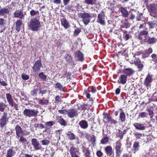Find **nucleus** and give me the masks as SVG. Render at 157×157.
Listing matches in <instances>:
<instances>
[{
    "label": "nucleus",
    "mask_w": 157,
    "mask_h": 157,
    "mask_svg": "<svg viewBox=\"0 0 157 157\" xmlns=\"http://www.w3.org/2000/svg\"><path fill=\"white\" fill-rule=\"evenodd\" d=\"M40 25V23L39 20L36 17L31 18L28 24V26L30 30L35 31L38 30Z\"/></svg>",
    "instance_id": "f257e3e1"
},
{
    "label": "nucleus",
    "mask_w": 157,
    "mask_h": 157,
    "mask_svg": "<svg viewBox=\"0 0 157 157\" xmlns=\"http://www.w3.org/2000/svg\"><path fill=\"white\" fill-rule=\"evenodd\" d=\"M38 113L37 109H25L23 111V114L25 117H34L37 116Z\"/></svg>",
    "instance_id": "f03ea898"
},
{
    "label": "nucleus",
    "mask_w": 157,
    "mask_h": 157,
    "mask_svg": "<svg viewBox=\"0 0 157 157\" xmlns=\"http://www.w3.org/2000/svg\"><path fill=\"white\" fill-rule=\"evenodd\" d=\"M148 10L150 15L153 17L157 18V5L156 4H151L148 6Z\"/></svg>",
    "instance_id": "7ed1b4c3"
},
{
    "label": "nucleus",
    "mask_w": 157,
    "mask_h": 157,
    "mask_svg": "<svg viewBox=\"0 0 157 157\" xmlns=\"http://www.w3.org/2000/svg\"><path fill=\"white\" fill-rule=\"evenodd\" d=\"M80 16L82 18V21L83 23L86 25L89 23L90 21V19L92 18L91 14L86 12L80 13L79 17Z\"/></svg>",
    "instance_id": "20e7f679"
},
{
    "label": "nucleus",
    "mask_w": 157,
    "mask_h": 157,
    "mask_svg": "<svg viewBox=\"0 0 157 157\" xmlns=\"http://www.w3.org/2000/svg\"><path fill=\"white\" fill-rule=\"evenodd\" d=\"M7 113L4 112L0 119V127L1 128L4 127L8 121V118L7 117Z\"/></svg>",
    "instance_id": "39448f33"
},
{
    "label": "nucleus",
    "mask_w": 157,
    "mask_h": 157,
    "mask_svg": "<svg viewBox=\"0 0 157 157\" xmlns=\"http://www.w3.org/2000/svg\"><path fill=\"white\" fill-rule=\"evenodd\" d=\"M97 21L101 25H105V16L103 11H101L98 14Z\"/></svg>",
    "instance_id": "423d86ee"
},
{
    "label": "nucleus",
    "mask_w": 157,
    "mask_h": 157,
    "mask_svg": "<svg viewBox=\"0 0 157 157\" xmlns=\"http://www.w3.org/2000/svg\"><path fill=\"white\" fill-rule=\"evenodd\" d=\"M121 146L122 144L121 142L119 141H117L115 143V152L116 156L117 157H120L121 152Z\"/></svg>",
    "instance_id": "0eeeda50"
},
{
    "label": "nucleus",
    "mask_w": 157,
    "mask_h": 157,
    "mask_svg": "<svg viewBox=\"0 0 157 157\" xmlns=\"http://www.w3.org/2000/svg\"><path fill=\"white\" fill-rule=\"evenodd\" d=\"M31 144L33 145L34 149L36 150H39L42 148L39 141L36 138H33L32 139Z\"/></svg>",
    "instance_id": "6e6552de"
},
{
    "label": "nucleus",
    "mask_w": 157,
    "mask_h": 157,
    "mask_svg": "<svg viewBox=\"0 0 157 157\" xmlns=\"http://www.w3.org/2000/svg\"><path fill=\"white\" fill-rule=\"evenodd\" d=\"M148 33L147 28L145 29V30H141L139 33L137 38L140 40H145Z\"/></svg>",
    "instance_id": "1a4fd4ad"
},
{
    "label": "nucleus",
    "mask_w": 157,
    "mask_h": 157,
    "mask_svg": "<svg viewBox=\"0 0 157 157\" xmlns=\"http://www.w3.org/2000/svg\"><path fill=\"white\" fill-rule=\"evenodd\" d=\"M70 151L71 157H79L80 153L76 148L72 146L71 148Z\"/></svg>",
    "instance_id": "9d476101"
},
{
    "label": "nucleus",
    "mask_w": 157,
    "mask_h": 157,
    "mask_svg": "<svg viewBox=\"0 0 157 157\" xmlns=\"http://www.w3.org/2000/svg\"><path fill=\"white\" fill-rule=\"evenodd\" d=\"M42 67V65L41 61L40 60L36 61L33 67V71L35 72H39L40 70V68Z\"/></svg>",
    "instance_id": "9b49d317"
},
{
    "label": "nucleus",
    "mask_w": 157,
    "mask_h": 157,
    "mask_svg": "<svg viewBox=\"0 0 157 157\" xmlns=\"http://www.w3.org/2000/svg\"><path fill=\"white\" fill-rule=\"evenodd\" d=\"M68 116L71 118H73L77 117L78 115L77 110L74 109H72L68 110Z\"/></svg>",
    "instance_id": "f8f14e48"
},
{
    "label": "nucleus",
    "mask_w": 157,
    "mask_h": 157,
    "mask_svg": "<svg viewBox=\"0 0 157 157\" xmlns=\"http://www.w3.org/2000/svg\"><path fill=\"white\" fill-rule=\"evenodd\" d=\"M75 57L76 60L81 62H82L84 61V55L80 51H77L75 52Z\"/></svg>",
    "instance_id": "ddd939ff"
},
{
    "label": "nucleus",
    "mask_w": 157,
    "mask_h": 157,
    "mask_svg": "<svg viewBox=\"0 0 157 157\" xmlns=\"http://www.w3.org/2000/svg\"><path fill=\"white\" fill-rule=\"evenodd\" d=\"M16 137L21 136H24V132L23 129L19 125H17L15 127Z\"/></svg>",
    "instance_id": "4468645a"
},
{
    "label": "nucleus",
    "mask_w": 157,
    "mask_h": 157,
    "mask_svg": "<svg viewBox=\"0 0 157 157\" xmlns=\"http://www.w3.org/2000/svg\"><path fill=\"white\" fill-rule=\"evenodd\" d=\"M127 78V76L125 75H121L119 78L117 82L118 83H121L123 85L124 84L126 83Z\"/></svg>",
    "instance_id": "2eb2a0df"
},
{
    "label": "nucleus",
    "mask_w": 157,
    "mask_h": 157,
    "mask_svg": "<svg viewBox=\"0 0 157 157\" xmlns=\"http://www.w3.org/2000/svg\"><path fill=\"white\" fill-rule=\"evenodd\" d=\"M25 14V13L24 14L21 10H18L14 13L13 15L14 17L19 18L20 19H24Z\"/></svg>",
    "instance_id": "dca6fc26"
},
{
    "label": "nucleus",
    "mask_w": 157,
    "mask_h": 157,
    "mask_svg": "<svg viewBox=\"0 0 157 157\" xmlns=\"http://www.w3.org/2000/svg\"><path fill=\"white\" fill-rule=\"evenodd\" d=\"M105 151L107 155L112 157L114 156V152L111 146H107L105 148Z\"/></svg>",
    "instance_id": "f3484780"
},
{
    "label": "nucleus",
    "mask_w": 157,
    "mask_h": 157,
    "mask_svg": "<svg viewBox=\"0 0 157 157\" xmlns=\"http://www.w3.org/2000/svg\"><path fill=\"white\" fill-rule=\"evenodd\" d=\"M133 125L136 129L140 130H144L146 128V126L143 124L135 123L133 124Z\"/></svg>",
    "instance_id": "a211bd4d"
},
{
    "label": "nucleus",
    "mask_w": 157,
    "mask_h": 157,
    "mask_svg": "<svg viewBox=\"0 0 157 157\" xmlns=\"http://www.w3.org/2000/svg\"><path fill=\"white\" fill-rule=\"evenodd\" d=\"M123 72L127 76L132 75L134 71L131 68H127L124 69L123 71Z\"/></svg>",
    "instance_id": "6ab92c4d"
},
{
    "label": "nucleus",
    "mask_w": 157,
    "mask_h": 157,
    "mask_svg": "<svg viewBox=\"0 0 157 157\" xmlns=\"http://www.w3.org/2000/svg\"><path fill=\"white\" fill-rule=\"evenodd\" d=\"M61 25L66 29L68 28L70 26L69 22L65 18H62L61 20Z\"/></svg>",
    "instance_id": "aec40b11"
},
{
    "label": "nucleus",
    "mask_w": 157,
    "mask_h": 157,
    "mask_svg": "<svg viewBox=\"0 0 157 157\" xmlns=\"http://www.w3.org/2000/svg\"><path fill=\"white\" fill-rule=\"evenodd\" d=\"M152 81L151 76L150 75H148L144 80V84L146 87L149 85L150 83Z\"/></svg>",
    "instance_id": "412c9836"
},
{
    "label": "nucleus",
    "mask_w": 157,
    "mask_h": 157,
    "mask_svg": "<svg viewBox=\"0 0 157 157\" xmlns=\"http://www.w3.org/2000/svg\"><path fill=\"white\" fill-rule=\"evenodd\" d=\"M82 150L85 157H91L90 155V151L89 150L88 148L85 147L84 146H82Z\"/></svg>",
    "instance_id": "4be33fe9"
},
{
    "label": "nucleus",
    "mask_w": 157,
    "mask_h": 157,
    "mask_svg": "<svg viewBox=\"0 0 157 157\" xmlns=\"http://www.w3.org/2000/svg\"><path fill=\"white\" fill-rule=\"evenodd\" d=\"M9 12L10 10L9 8H1L0 10V16H6V14L9 13Z\"/></svg>",
    "instance_id": "5701e85b"
},
{
    "label": "nucleus",
    "mask_w": 157,
    "mask_h": 157,
    "mask_svg": "<svg viewBox=\"0 0 157 157\" xmlns=\"http://www.w3.org/2000/svg\"><path fill=\"white\" fill-rule=\"evenodd\" d=\"M79 125L80 127L84 129L87 128L88 127V124L85 120H82L79 123Z\"/></svg>",
    "instance_id": "b1692460"
},
{
    "label": "nucleus",
    "mask_w": 157,
    "mask_h": 157,
    "mask_svg": "<svg viewBox=\"0 0 157 157\" xmlns=\"http://www.w3.org/2000/svg\"><path fill=\"white\" fill-rule=\"evenodd\" d=\"M153 50L152 48H149L144 51V53L142 55L143 58H144L148 57L149 55L152 52Z\"/></svg>",
    "instance_id": "393cba45"
},
{
    "label": "nucleus",
    "mask_w": 157,
    "mask_h": 157,
    "mask_svg": "<svg viewBox=\"0 0 157 157\" xmlns=\"http://www.w3.org/2000/svg\"><path fill=\"white\" fill-rule=\"evenodd\" d=\"M6 98L7 100V101L9 103V105L13 107V103L14 101L12 98V96L10 94H6Z\"/></svg>",
    "instance_id": "a878e982"
},
{
    "label": "nucleus",
    "mask_w": 157,
    "mask_h": 157,
    "mask_svg": "<svg viewBox=\"0 0 157 157\" xmlns=\"http://www.w3.org/2000/svg\"><path fill=\"white\" fill-rule=\"evenodd\" d=\"M15 153L16 152L13 148H10L7 150L6 157H12L15 155Z\"/></svg>",
    "instance_id": "bb28decb"
},
{
    "label": "nucleus",
    "mask_w": 157,
    "mask_h": 157,
    "mask_svg": "<svg viewBox=\"0 0 157 157\" xmlns=\"http://www.w3.org/2000/svg\"><path fill=\"white\" fill-rule=\"evenodd\" d=\"M133 149L132 150L134 153H135L136 151H138L139 149L140 143L139 141H136L134 142L133 145Z\"/></svg>",
    "instance_id": "cd10ccee"
},
{
    "label": "nucleus",
    "mask_w": 157,
    "mask_h": 157,
    "mask_svg": "<svg viewBox=\"0 0 157 157\" xmlns=\"http://www.w3.org/2000/svg\"><path fill=\"white\" fill-rule=\"evenodd\" d=\"M58 122L61 125L65 126L67 125V122L61 117H58L57 119Z\"/></svg>",
    "instance_id": "c85d7f7f"
},
{
    "label": "nucleus",
    "mask_w": 157,
    "mask_h": 157,
    "mask_svg": "<svg viewBox=\"0 0 157 157\" xmlns=\"http://www.w3.org/2000/svg\"><path fill=\"white\" fill-rule=\"evenodd\" d=\"M22 24V21L20 19L17 20L16 22V29L18 32L20 30L21 26Z\"/></svg>",
    "instance_id": "c756f323"
},
{
    "label": "nucleus",
    "mask_w": 157,
    "mask_h": 157,
    "mask_svg": "<svg viewBox=\"0 0 157 157\" xmlns=\"http://www.w3.org/2000/svg\"><path fill=\"white\" fill-rule=\"evenodd\" d=\"M120 10L123 17L124 18H126L128 17V12L125 8L122 7L121 8Z\"/></svg>",
    "instance_id": "7c9ffc66"
},
{
    "label": "nucleus",
    "mask_w": 157,
    "mask_h": 157,
    "mask_svg": "<svg viewBox=\"0 0 157 157\" xmlns=\"http://www.w3.org/2000/svg\"><path fill=\"white\" fill-rule=\"evenodd\" d=\"M103 115L104 117L103 118L104 120H105L107 122L109 123L112 118L111 117L109 113H104Z\"/></svg>",
    "instance_id": "2f4dec72"
},
{
    "label": "nucleus",
    "mask_w": 157,
    "mask_h": 157,
    "mask_svg": "<svg viewBox=\"0 0 157 157\" xmlns=\"http://www.w3.org/2000/svg\"><path fill=\"white\" fill-rule=\"evenodd\" d=\"M147 110L149 113V115L150 116V117L151 118L153 117L152 115L154 114V109L153 107L151 106H147Z\"/></svg>",
    "instance_id": "473e14b6"
},
{
    "label": "nucleus",
    "mask_w": 157,
    "mask_h": 157,
    "mask_svg": "<svg viewBox=\"0 0 157 157\" xmlns=\"http://www.w3.org/2000/svg\"><path fill=\"white\" fill-rule=\"evenodd\" d=\"M125 119L126 117L125 113L123 112H121L119 116V120L121 122H123L125 121Z\"/></svg>",
    "instance_id": "72a5a7b5"
},
{
    "label": "nucleus",
    "mask_w": 157,
    "mask_h": 157,
    "mask_svg": "<svg viewBox=\"0 0 157 157\" xmlns=\"http://www.w3.org/2000/svg\"><path fill=\"white\" fill-rule=\"evenodd\" d=\"M85 2L88 5H95L97 4V0H85Z\"/></svg>",
    "instance_id": "f704fd0d"
},
{
    "label": "nucleus",
    "mask_w": 157,
    "mask_h": 157,
    "mask_svg": "<svg viewBox=\"0 0 157 157\" xmlns=\"http://www.w3.org/2000/svg\"><path fill=\"white\" fill-rule=\"evenodd\" d=\"M67 135L68 138L70 140H75V135L73 133L71 132H68Z\"/></svg>",
    "instance_id": "c9c22d12"
},
{
    "label": "nucleus",
    "mask_w": 157,
    "mask_h": 157,
    "mask_svg": "<svg viewBox=\"0 0 157 157\" xmlns=\"http://www.w3.org/2000/svg\"><path fill=\"white\" fill-rule=\"evenodd\" d=\"M24 136H21L17 137V139H19V142L22 144L25 143L27 141L26 139L23 137Z\"/></svg>",
    "instance_id": "e433bc0d"
},
{
    "label": "nucleus",
    "mask_w": 157,
    "mask_h": 157,
    "mask_svg": "<svg viewBox=\"0 0 157 157\" xmlns=\"http://www.w3.org/2000/svg\"><path fill=\"white\" fill-rule=\"evenodd\" d=\"M38 88L37 87H34L31 91V95L33 96L36 95L38 91Z\"/></svg>",
    "instance_id": "4c0bfd02"
},
{
    "label": "nucleus",
    "mask_w": 157,
    "mask_h": 157,
    "mask_svg": "<svg viewBox=\"0 0 157 157\" xmlns=\"http://www.w3.org/2000/svg\"><path fill=\"white\" fill-rule=\"evenodd\" d=\"M157 40V39L154 37H150L148 40L147 42L149 44H153L155 43Z\"/></svg>",
    "instance_id": "58836bf2"
},
{
    "label": "nucleus",
    "mask_w": 157,
    "mask_h": 157,
    "mask_svg": "<svg viewBox=\"0 0 157 157\" xmlns=\"http://www.w3.org/2000/svg\"><path fill=\"white\" fill-rule=\"evenodd\" d=\"M48 100H45L44 98L38 101V103L42 105H47L48 104Z\"/></svg>",
    "instance_id": "ea45409f"
},
{
    "label": "nucleus",
    "mask_w": 157,
    "mask_h": 157,
    "mask_svg": "<svg viewBox=\"0 0 157 157\" xmlns=\"http://www.w3.org/2000/svg\"><path fill=\"white\" fill-rule=\"evenodd\" d=\"M89 108L88 105L86 104H82L78 107L79 109L85 110Z\"/></svg>",
    "instance_id": "a19ab883"
},
{
    "label": "nucleus",
    "mask_w": 157,
    "mask_h": 157,
    "mask_svg": "<svg viewBox=\"0 0 157 157\" xmlns=\"http://www.w3.org/2000/svg\"><path fill=\"white\" fill-rule=\"evenodd\" d=\"M6 107V105L2 102H0V111L3 112L5 108Z\"/></svg>",
    "instance_id": "79ce46f5"
},
{
    "label": "nucleus",
    "mask_w": 157,
    "mask_h": 157,
    "mask_svg": "<svg viewBox=\"0 0 157 157\" xmlns=\"http://www.w3.org/2000/svg\"><path fill=\"white\" fill-rule=\"evenodd\" d=\"M65 58L66 59V60L67 62L68 63L71 62L72 61V57L67 54H66L65 55Z\"/></svg>",
    "instance_id": "37998d69"
},
{
    "label": "nucleus",
    "mask_w": 157,
    "mask_h": 157,
    "mask_svg": "<svg viewBox=\"0 0 157 157\" xmlns=\"http://www.w3.org/2000/svg\"><path fill=\"white\" fill-rule=\"evenodd\" d=\"M90 141L91 143L93 145H94V144H95V142L96 140V137L94 135H92V136H90Z\"/></svg>",
    "instance_id": "c03bdc74"
},
{
    "label": "nucleus",
    "mask_w": 157,
    "mask_h": 157,
    "mask_svg": "<svg viewBox=\"0 0 157 157\" xmlns=\"http://www.w3.org/2000/svg\"><path fill=\"white\" fill-rule=\"evenodd\" d=\"M109 140V138L107 137H103L101 140V143L102 144H105Z\"/></svg>",
    "instance_id": "a18cd8bd"
},
{
    "label": "nucleus",
    "mask_w": 157,
    "mask_h": 157,
    "mask_svg": "<svg viewBox=\"0 0 157 157\" xmlns=\"http://www.w3.org/2000/svg\"><path fill=\"white\" fill-rule=\"evenodd\" d=\"M147 115L148 114L146 112H143L139 113L138 117L140 118H144L146 117Z\"/></svg>",
    "instance_id": "49530a36"
},
{
    "label": "nucleus",
    "mask_w": 157,
    "mask_h": 157,
    "mask_svg": "<svg viewBox=\"0 0 157 157\" xmlns=\"http://www.w3.org/2000/svg\"><path fill=\"white\" fill-rule=\"evenodd\" d=\"M56 88L60 90H63V85L57 82L56 84Z\"/></svg>",
    "instance_id": "de8ad7c7"
},
{
    "label": "nucleus",
    "mask_w": 157,
    "mask_h": 157,
    "mask_svg": "<svg viewBox=\"0 0 157 157\" xmlns=\"http://www.w3.org/2000/svg\"><path fill=\"white\" fill-rule=\"evenodd\" d=\"M81 29L79 28H77L75 30L74 32V36H77L81 32Z\"/></svg>",
    "instance_id": "09e8293b"
},
{
    "label": "nucleus",
    "mask_w": 157,
    "mask_h": 157,
    "mask_svg": "<svg viewBox=\"0 0 157 157\" xmlns=\"http://www.w3.org/2000/svg\"><path fill=\"white\" fill-rule=\"evenodd\" d=\"M40 142L43 145H48L50 143V141L47 139H44L40 141Z\"/></svg>",
    "instance_id": "8fccbe9b"
},
{
    "label": "nucleus",
    "mask_w": 157,
    "mask_h": 157,
    "mask_svg": "<svg viewBox=\"0 0 157 157\" xmlns=\"http://www.w3.org/2000/svg\"><path fill=\"white\" fill-rule=\"evenodd\" d=\"M131 37V36L129 35V33L128 34H123V38L126 41L127 40Z\"/></svg>",
    "instance_id": "3c124183"
},
{
    "label": "nucleus",
    "mask_w": 157,
    "mask_h": 157,
    "mask_svg": "<svg viewBox=\"0 0 157 157\" xmlns=\"http://www.w3.org/2000/svg\"><path fill=\"white\" fill-rule=\"evenodd\" d=\"M143 17L142 14L140 13L137 11V16L136 17V19L138 21H140L142 18Z\"/></svg>",
    "instance_id": "603ef678"
},
{
    "label": "nucleus",
    "mask_w": 157,
    "mask_h": 157,
    "mask_svg": "<svg viewBox=\"0 0 157 157\" xmlns=\"http://www.w3.org/2000/svg\"><path fill=\"white\" fill-rule=\"evenodd\" d=\"M58 111L59 113L61 114H62L64 115H65L66 114L67 115L68 110H67L66 109L63 110H59Z\"/></svg>",
    "instance_id": "864d4df0"
},
{
    "label": "nucleus",
    "mask_w": 157,
    "mask_h": 157,
    "mask_svg": "<svg viewBox=\"0 0 157 157\" xmlns=\"http://www.w3.org/2000/svg\"><path fill=\"white\" fill-rule=\"evenodd\" d=\"M39 12L38 11H35L34 10H32L30 11V13L31 16H34L38 14H39Z\"/></svg>",
    "instance_id": "5fc2aeb1"
},
{
    "label": "nucleus",
    "mask_w": 157,
    "mask_h": 157,
    "mask_svg": "<svg viewBox=\"0 0 157 157\" xmlns=\"http://www.w3.org/2000/svg\"><path fill=\"white\" fill-rule=\"evenodd\" d=\"M34 126L35 128H38L40 129H42L44 128V125L41 124H35Z\"/></svg>",
    "instance_id": "6e6d98bb"
},
{
    "label": "nucleus",
    "mask_w": 157,
    "mask_h": 157,
    "mask_svg": "<svg viewBox=\"0 0 157 157\" xmlns=\"http://www.w3.org/2000/svg\"><path fill=\"white\" fill-rule=\"evenodd\" d=\"M138 68L139 71H142L143 67H144V65L142 63H140L136 65Z\"/></svg>",
    "instance_id": "4d7b16f0"
},
{
    "label": "nucleus",
    "mask_w": 157,
    "mask_h": 157,
    "mask_svg": "<svg viewBox=\"0 0 157 157\" xmlns=\"http://www.w3.org/2000/svg\"><path fill=\"white\" fill-rule=\"evenodd\" d=\"M130 27V24L128 22H124L123 25L122 27L125 28H128Z\"/></svg>",
    "instance_id": "13d9d810"
},
{
    "label": "nucleus",
    "mask_w": 157,
    "mask_h": 157,
    "mask_svg": "<svg viewBox=\"0 0 157 157\" xmlns=\"http://www.w3.org/2000/svg\"><path fill=\"white\" fill-rule=\"evenodd\" d=\"M40 78L43 80H45L46 79V76L45 75L43 74V73H41L39 74Z\"/></svg>",
    "instance_id": "bf43d9fd"
},
{
    "label": "nucleus",
    "mask_w": 157,
    "mask_h": 157,
    "mask_svg": "<svg viewBox=\"0 0 157 157\" xmlns=\"http://www.w3.org/2000/svg\"><path fill=\"white\" fill-rule=\"evenodd\" d=\"M21 77L22 79L24 80H27L29 78V77L28 75L24 74L21 75Z\"/></svg>",
    "instance_id": "052dcab7"
},
{
    "label": "nucleus",
    "mask_w": 157,
    "mask_h": 157,
    "mask_svg": "<svg viewBox=\"0 0 157 157\" xmlns=\"http://www.w3.org/2000/svg\"><path fill=\"white\" fill-rule=\"evenodd\" d=\"M134 134L136 138L138 139L140 138L142 136V134L139 133H135Z\"/></svg>",
    "instance_id": "680f3d73"
},
{
    "label": "nucleus",
    "mask_w": 157,
    "mask_h": 157,
    "mask_svg": "<svg viewBox=\"0 0 157 157\" xmlns=\"http://www.w3.org/2000/svg\"><path fill=\"white\" fill-rule=\"evenodd\" d=\"M85 93L86 94V97L88 98H90V95L88 92V90H85Z\"/></svg>",
    "instance_id": "e2e57ef3"
},
{
    "label": "nucleus",
    "mask_w": 157,
    "mask_h": 157,
    "mask_svg": "<svg viewBox=\"0 0 157 157\" xmlns=\"http://www.w3.org/2000/svg\"><path fill=\"white\" fill-rule=\"evenodd\" d=\"M21 157H33V155L28 154H23Z\"/></svg>",
    "instance_id": "0e129e2a"
},
{
    "label": "nucleus",
    "mask_w": 157,
    "mask_h": 157,
    "mask_svg": "<svg viewBox=\"0 0 157 157\" xmlns=\"http://www.w3.org/2000/svg\"><path fill=\"white\" fill-rule=\"evenodd\" d=\"M46 124L48 126L51 127L54 124L53 122L50 121L46 123Z\"/></svg>",
    "instance_id": "69168bd1"
},
{
    "label": "nucleus",
    "mask_w": 157,
    "mask_h": 157,
    "mask_svg": "<svg viewBox=\"0 0 157 157\" xmlns=\"http://www.w3.org/2000/svg\"><path fill=\"white\" fill-rule=\"evenodd\" d=\"M142 62L141 61V60L140 59H136V60L134 61V63L136 65H137L141 63Z\"/></svg>",
    "instance_id": "338daca9"
},
{
    "label": "nucleus",
    "mask_w": 157,
    "mask_h": 157,
    "mask_svg": "<svg viewBox=\"0 0 157 157\" xmlns=\"http://www.w3.org/2000/svg\"><path fill=\"white\" fill-rule=\"evenodd\" d=\"M135 15L133 14L132 13H131L130 16L129 17V18L130 19L133 20L135 19Z\"/></svg>",
    "instance_id": "774afa93"
}]
</instances>
